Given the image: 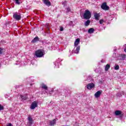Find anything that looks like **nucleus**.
I'll return each mask as SVG.
<instances>
[{
	"mask_svg": "<svg viewBox=\"0 0 126 126\" xmlns=\"http://www.w3.org/2000/svg\"><path fill=\"white\" fill-rule=\"evenodd\" d=\"M45 55V51L43 50H38L35 52V56L36 58H42Z\"/></svg>",
	"mask_w": 126,
	"mask_h": 126,
	"instance_id": "f257e3e1",
	"label": "nucleus"
},
{
	"mask_svg": "<svg viewBox=\"0 0 126 126\" xmlns=\"http://www.w3.org/2000/svg\"><path fill=\"white\" fill-rule=\"evenodd\" d=\"M84 19H90L91 18V12L88 10H86L84 13Z\"/></svg>",
	"mask_w": 126,
	"mask_h": 126,
	"instance_id": "f03ea898",
	"label": "nucleus"
},
{
	"mask_svg": "<svg viewBox=\"0 0 126 126\" xmlns=\"http://www.w3.org/2000/svg\"><path fill=\"white\" fill-rule=\"evenodd\" d=\"M28 126H32L34 121L33 120V118H32V116H31V115L28 116Z\"/></svg>",
	"mask_w": 126,
	"mask_h": 126,
	"instance_id": "7ed1b4c3",
	"label": "nucleus"
},
{
	"mask_svg": "<svg viewBox=\"0 0 126 126\" xmlns=\"http://www.w3.org/2000/svg\"><path fill=\"white\" fill-rule=\"evenodd\" d=\"M13 18L16 20H20V19H21V15H20V14H18V13H15L13 14Z\"/></svg>",
	"mask_w": 126,
	"mask_h": 126,
	"instance_id": "20e7f679",
	"label": "nucleus"
},
{
	"mask_svg": "<svg viewBox=\"0 0 126 126\" xmlns=\"http://www.w3.org/2000/svg\"><path fill=\"white\" fill-rule=\"evenodd\" d=\"M38 107V102L36 101H33L31 106V110H34L35 108H37Z\"/></svg>",
	"mask_w": 126,
	"mask_h": 126,
	"instance_id": "39448f33",
	"label": "nucleus"
},
{
	"mask_svg": "<svg viewBox=\"0 0 126 126\" xmlns=\"http://www.w3.org/2000/svg\"><path fill=\"white\" fill-rule=\"evenodd\" d=\"M101 7L102 9H104V10H109V6H108V5H107V3H103L101 6Z\"/></svg>",
	"mask_w": 126,
	"mask_h": 126,
	"instance_id": "423d86ee",
	"label": "nucleus"
},
{
	"mask_svg": "<svg viewBox=\"0 0 126 126\" xmlns=\"http://www.w3.org/2000/svg\"><path fill=\"white\" fill-rule=\"evenodd\" d=\"M94 87H95V85L93 83L88 84L87 86V89H89V90H91V89H93Z\"/></svg>",
	"mask_w": 126,
	"mask_h": 126,
	"instance_id": "0eeeda50",
	"label": "nucleus"
},
{
	"mask_svg": "<svg viewBox=\"0 0 126 126\" xmlns=\"http://www.w3.org/2000/svg\"><path fill=\"white\" fill-rule=\"evenodd\" d=\"M57 124V120L56 119H54L49 122V126H55Z\"/></svg>",
	"mask_w": 126,
	"mask_h": 126,
	"instance_id": "6e6552de",
	"label": "nucleus"
},
{
	"mask_svg": "<svg viewBox=\"0 0 126 126\" xmlns=\"http://www.w3.org/2000/svg\"><path fill=\"white\" fill-rule=\"evenodd\" d=\"M102 94V91H97L95 94H94V96L95 97V98H99V97H100V95H101V94Z\"/></svg>",
	"mask_w": 126,
	"mask_h": 126,
	"instance_id": "1a4fd4ad",
	"label": "nucleus"
},
{
	"mask_svg": "<svg viewBox=\"0 0 126 126\" xmlns=\"http://www.w3.org/2000/svg\"><path fill=\"white\" fill-rule=\"evenodd\" d=\"M43 2L46 5L48 6H50L51 5V2L49 1V0H43Z\"/></svg>",
	"mask_w": 126,
	"mask_h": 126,
	"instance_id": "9d476101",
	"label": "nucleus"
},
{
	"mask_svg": "<svg viewBox=\"0 0 126 126\" xmlns=\"http://www.w3.org/2000/svg\"><path fill=\"white\" fill-rule=\"evenodd\" d=\"M94 17L96 20H99V18L100 17V14L97 13H94Z\"/></svg>",
	"mask_w": 126,
	"mask_h": 126,
	"instance_id": "9b49d317",
	"label": "nucleus"
},
{
	"mask_svg": "<svg viewBox=\"0 0 126 126\" xmlns=\"http://www.w3.org/2000/svg\"><path fill=\"white\" fill-rule=\"evenodd\" d=\"M80 42V39L77 38L74 42L75 47H76L77 46H78L79 45Z\"/></svg>",
	"mask_w": 126,
	"mask_h": 126,
	"instance_id": "f8f14e48",
	"label": "nucleus"
},
{
	"mask_svg": "<svg viewBox=\"0 0 126 126\" xmlns=\"http://www.w3.org/2000/svg\"><path fill=\"white\" fill-rule=\"evenodd\" d=\"M116 116H120V115H123V112L121 111L117 110L115 112Z\"/></svg>",
	"mask_w": 126,
	"mask_h": 126,
	"instance_id": "ddd939ff",
	"label": "nucleus"
},
{
	"mask_svg": "<svg viewBox=\"0 0 126 126\" xmlns=\"http://www.w3.org/2000/svg\"><path fill=\"white\" fill-rule=\"evenodd\" d=\"M38 41H39V37L36 36L32 41V43H36V42H38Z\"/></svg>",
	"mask_w": 126,
	"mask_h": 126,
	"instance_id": "4468645a",
	"label": "nucleus"
},
{
	"mask_svg": "<svg viewBox=\"0 0 126 126\" xmlns=\"http://www.w3.org/2000/svg\"><path fill=\"white\" fill-rule=\"evenodd\" d=\"M41 87L43 89H45V90H48V87L47 86V85H45L44 84H42L41 85Z\"/></svg>",
	"mask_w": 126,
	"mask_h": 126,
	"instance_id": "2eb2a0df",
	"label": "nucleus"
},
{
	"mask_svg": "<svg viewBox=\"0 0 126 126\" xmlns=\"http://www.w3.org/2000/svg\"><path fill=\"white\" fill-rule=\"evenodd\" d=\"M94 31H95V30L94 29L91 28V29H89L88 32L90 34H92V33H94Z\"/></svg>",
	"mask_w": 126,
	"mask_h": 126,
	"instance_id": "dca6fc26",
	"label": "nucleus"
},
{
	"mask_svg": "<svg viewBox=\"0 0 126 126\" xmlns=\"http://www.w3.org/2000/svg\"><path fill=\"white\" fill-rule=\"evenodd\" d=\"M80 50V46H78L76 50H75V54H78L79 53V51Z\"/></svg>",
	"mask_w": 126,
	"mask_h": 126,
	"instance_id": "f3484780",
	"label": "nucleus"
},
{
	"mask_svg": "<svg viewBox=\"0 0 126 126\" xmlns=\"http://www.w3.org/2000/svg\"><path fill=\"white\" fill-rule=\"evenodd\" d=\"M110 64H106V65L105 66V71H108V70H109V69L110 68Z\"/></svg>",
	"mask_w": 126,
	"mask_h": 126,
	"instance_id": "a211bd4d",
	"label": "nucleus"
},
{
	"mask_svg": "<svg viewBox=\"0 0 126 126\" xmlns=\"http://www.w3.org/2000/svg\"><path fill=\"white\" fill-rule=\"evenodd\" d=\"M120 57L122 58V60H125L126 58V54H121L120 55Z\"/></svg>",
	"mask_w": 126,
	"mask_h": 126,
	"instance_id": "6ab92c4d",
	"label": "nucleus"
},
{
	"mask_svg": "<svg viewBox=\"0 0 126 126\" xmlns=\"http://www.w3.org/2000/svg\"><path fill=\"white\" fill-rule=\"evenodd\" d=\"M20 96H21V98H22L23 100H26V99H27V96H24L23 95H21Z\"/></svg>",
	"mask_w": 126,
	"mask_h": 126,
	"instance_id": "aec40b11",
	"label": "nucleus"
},
{
	"mask_svg": "<svg viewBox=\"0 0 126 126\" xmlns=\"http://www.w3.org/2000/svg\"><path fill=\"white\" fill-rule=\"evenodd\" d=\"M90 24V21L88 20L85 22V26H88Z\"/></svg>",
	"mask_w": 126,
	"mask_h": 126,
	"instance_id": "412c9836",
	"label": "nucleus"
},
{
	"mask_svg": "<svg viewBox=\"0 0 126 126\" xmlns=\"http://www.w3.org/2000/svg\"><path fill=\"white\" fill-rule=\"evenodd\" d=\"M114 69H115V70H118V69H120V66L119 65H116L114 67Z\"/></svg>",
	"mask_w": 126,
	"mask_h": 126,
	"instance_id": "4be33fe9",
	"label": "nucleus"
},
{
	"mask_svg": "<svg viewBox=\"0 0 126 126\" xmlns=\"http://www.w3.org/2000/svg\"><path fill=\"white\" fill-rule=\"evenodd\" d=\"M104 22H105V21L103 19H100L99 20V24H103L104 23Z\"/></svg>",
	"mask_w": 126,
	"mask_h": 126,
	"instance_id": "5701e85b",
	"label": "nucleus"
},
{
	"mask_svg": "<svg viewBox=\"0 0 126 126\" xmlns=\"http://www.w3.org/2000/svg\"><path fill=\"white\" fill-rule=\"evenodd\" d=\"M14 0L15 1L16 4H20V2H19V0Z\"/></svg>",
	"mask_w": 126,
	"mask_h": 126,
	"instance_id": "b1692460",
	"label": "nucleus"
},
{
	"mask_svg": "<svg viewBox=\"0 0 126 126\" xmlns=\"http://www.w3.org/2000/svg\"><path fill=\"white\" fill-rule=\"evenodd\" d=\"M4 109V108L3 107V106L0 104V111H1L2 110H3Z\"/></svg>",
	"mask_w": 126,
	"mask_h": 126,
	"instance_id": "393cba45",
	"label": "nucleus"
},
{
	"mask_svg": "<svg viewBox=\"0 0 126 126\" xmlns=\"http://www.w3.org/2000/svg\"><path fill=\"white\" fill-rule=\"evenodd\" d=\"M1 54H2V49L0 48V55H1Z\"/></svg>",
	"mask_w": 126,
	"mask_h": 126,
	"instance_id": "a878e982",
	"label": "nucleus"
},
{
	"mask_svg": "<svg viewBox=\"0 0 126 126\" xmlns=\"http://www.w3.org/2000/svg\"><path fill=\"white\" fill-rule=\"evenodd\" d=\"M60 31H63V27H60Z\"/></svg>",
	"mask_w": 126,
	"mask_h": 126,
	"instance_id": "bb28decb",
	"label": "nucleus"
},
{
	"mask_svg": "<svg viewBox=\"0 0 126 126\" xmlns=\"http://www.w3.org/2000/svg\"><path fill=\"white\" fill-rule=\"evenodd\" d=\"M7 126H12V124H10V123H9Z\"/></svg>",
	"mask_w": 126,
	"mask_h": 126,
	"instance_id": "cd10ccee",
	"label": "nucleus"
},
{
	"mask_svg": "<svg viewBox=\"0 0 126 126\" xmlns=\"http://www.w3.org/2000/svg\"><path fill=\"white\" fill-rule=\"evenodd\" d=\"M124 51L125 52V53H126V47L125 48Z\"/></svg>",
	"mask_w": 126,
	"mask_h": 126,
	"instance_id": "c85d7f7f",
	"label": "nucleus"
},
{
	"mask_svg": "<svg viewBox=\"0 0 126 126\" xmlns=\"http://www.w3.org/2000/svg\"><path fill=\"white\" fill-rule=\"evenodd\" d=\"M67 10H68V11H69V10H70V9L69 8H67Z\"/></svg>",
	"mask_w": 126,
	"mask_h": 126,
	"instance_id": "c756f323",
	"label": "nucleus"
},
{
	"mask_svg": "<svg viewBox=\"0 0 126 126\" xmlns=\"http://www.w3.org/2000/svg\"><path fill=\"white\" fill-rule=\"evenodd\" d=\"M49 31L47 32V33H49Z\"/></svg>",
	"mask_w": 126,
	"mask_h": 126,
	"instance_id": "7c9ffc66",
	"label": "nucleus"
},
{
	"mask_svg": "<svg viewBox=\"0 0 126 126\" xmlns=\"http://www.w3.org/2000/svg\"><path fill=\"white\" fill-rule=\"evenodd\" d=\"M48 30H49V28H47Z\"/></svg>",
	"mask_w": 126,
	"mask_h": 126,
	"instance_id": "2f4dec72",
	"label": "nucleus"
}]
</instances>
